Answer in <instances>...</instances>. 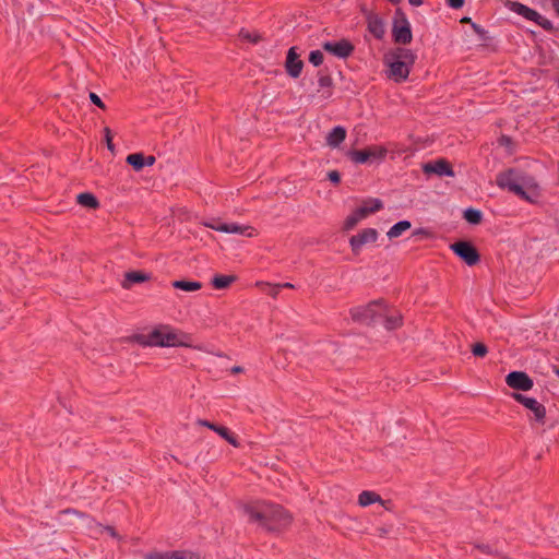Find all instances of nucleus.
<instances>
[{
  "mask_svg": "<svg viewBox=\"0 0 559 559\" xmlns=\"http://www.w3.org/2000/svg\"><path fill=\"white\" fill-rule=\"evenodd\" d=\"M241 510L249 523L257 524L267 532H280L292 522V516L283 507L273 503L257 502L245 504Z\"/></svg>",
  "mask_w": 559,
  "mask_h": 559,
  "instance_id": "1",
  "label": "nucleus"
},
{
  "mask_svg": "<svg viewBox=\"0 0 559 559\" xmlns=\"http://www.w3.org/2000/svg\"><path fill=\"white\" fill-rule=\"evenodd\" d=\"M496 185L530 203H535L540 197V187L535 177L516 167L497 174Z\"/></svg>",
  "mask_w": 559,
  "mask_h": 559,
  "instance_id": "2",
  "label": "nucleus"
},
{
  "mask_svg": "<svg viewBox=\"0 0 559 559\" xmlns=\"http://www.w3.org/2000/svg\"><path fill=\"white\" fill-rule=\"evenodd\" d=\"M416 59L417 55L406 47L389 49L386 51V79L395 83L407 81Z\"/></svg>",
  "mask_w": 559,
  "mask_h": 559,
  "instance_id": "3",
  "label": "nucleus"
},
{
  "mask_svg": "<svg viewBox=\"0 0 559 559\" xmlns=\"http://www.w3.org/2000/svg\"><path fill=\"white\" fill-rule=\"evenodd\" d=\"M501 1L508 10L523 16L527 21L534 22L535 24L540 26L544 31H546L559 38V25L555 26L550 20L543 16L536 10H534L519 1H512V0H501Z\"/></svg>",
  "mask_w": 559,
  "mask_h": 559,
  "instance_id": "4",
  "label": "nucleus"
},
{
  "mask_svg": "<svg viewBox=\"0 0 559 559\" xmlns=\"http://www.w3.org/2000/svg\"><path fill=\"white\" fill-rule=\"evenodd\" d=\"M501 1L508 10L523 16L527 21L534 22L535 24L540 26L544 31H546L559 38V25L555 26L550 20L543 16L536 10H534L519 1H512V0H501Z\"/></svg>",
  "mask_w": 559,
  "mask_h": 559,
  "instance_id": "5",
  "label": "nucleus"
},
{
  "mask_svg": "<svg viewBox=\"0 0 559 559\" xmlns=\"http://www.w3.org/2000/svg\"><path fill=\"white\" fill-rule=\"evenodd\" d=\"M391 39L397 47H406L413 41L412 24L402 8H396L392 16Z\"/></svg>",
  "mask_w": 559,
  "mask_h": 559,
  "instance_id": "6",
  "label": "nucleus"
},
{
  "mask_svg": "<svg viewBox=\"0 0 559 559\" xmlns=\"http://www.w3.org/2000/svg\"><path fill=\"white\" fill-rule=\"evenodd\" d=\"M353 321L360 324H374L382 322L384 314V304L382 299H377L366 306H358L350 309Z\"/></svg>",
  "mask_w": 559,
  "mask_h": 559,
  "instance_id": "7",
  "label": "nucleus"
},
{
  "mask_svg": "<svg viewBox=\"0 0 559 559\" xmlns=\"http://www.w3.org/2000/svg\"><path fill=\"white\" fill-rule=\"evenodd\" d=\"M361 13L365 16L367 24V34L365 39L370 41L371 39L382 40L384 38V22L381 15L367 7L361 8Z\"/></svg>",
  "mask_w": 559,
  "mask_h": 559,
  "instance_id": "8",
  "label": "nucleus"
},
{
  "mask_svg": "<svg viewBox=\"0 0 559 559\" xmlns=\"http://www.w3.org/2000/svg\"><path fill=\"white\" fill-rule=\"evenodd\" d=\"M450 249L468 266H474L480 262V253L469 240H457L450 245Z\"/></svg>",
  "mask_w": 559,
  "mask_h": 559,
  "instance_id": "9",
  "label": "nucleus"
},
{
  "mask_svg": "<svg viewBox=\"0 0 559 559\" xmlns=\"http://www.w3.org/2000/svg\"><path fill=\"white\" fill-rule=\"evenodd\" d=\"M147 345L160 347H174L186 345L179 335L168 330H154L147 335Z\"/></svg>",
  "mask_w": 559,
  "mask_h": 559,
  "instance_id": "10",
  "label": "nucleus"
},
{
  "mask_svg": "<svg viewBox=\"0 0 559 559\" xmlns=\"http://www.w3.org/2000/svg\"><path fill=\"white\" fill-rule=\"evenodd\" d=\"M510 396L526 409L531 411L536 423L545 424L546 407L535 397L526 396L520 392H511Z\"/></svg>",
  "mask_w": 559,
  "mask_h": 559,
  "instance_id": "11",
  "label": "nucleus"
},
{
  "mask_svg": "<svg viewBox=\"0 0 559 559\" xmlns=\"http://www.w3.org/2000/svg\"><path fill=\"white\" fill-rule=\"evenodd\" d=\"M203 225L213 230L225 234L243 235L247 237H252L254 235V230L250 226H243L236 223H222L215 218L204 222Z\"/></svg>",
  "mask_w": 559,
  "mask_h": 559,
  "instance_id": "12",
  "label": "nucleus"
},
{
  "mask_svg": "<svg viewBox=\"0 0 559 559\" xmlns=\"http://www.w3.org/2000/svg\"><path fill=\"white\" fill-rule=\"evenodd\" d=\"M423 173L430 177L436 175L438 177H454L455 173L452 164L445 158H437L429 160L421 165Z\"/></svg>",
  "mask_w": 559,
  "mask_h": 559,
  "instance_id": "13",
  "label": "nucleus"
},
{
  "mask_svg": "<svg viewBox=\"0 0 559 559\" xmlns=\"http://www.w3.org/2000/svg\"><path fill=\"white\" fill-rule=\"evenodd\" d=\"M379 237V233L374 228H365L357 235L349 238V246L354 253H359L364 248L372 246Z\"/></svg>",
  "mask_w": 559,
  "mask_h": 559,
  "instance_id": "14",
  "label": "nucleus"
},
{
  "mask_svg": "<svg viewBox=\"0 0 559 559\" xmlns=\"http://www.w3.org/2000/svg\"><path fill=\"white\" fill-rule=\"evenodd\" d=\"M504 381L507 385L514 390V392H525L530 391L534 386L533 379L528 376L527 372L522 370H513L510 371L506 378Z\"/></svg>",
  "mask_w": 559,
  "mask_h": 559,
  "instance_id": "15",
  "label": "nucleus"
},
{
  "mask_svg": "<svg viewBox=\"0 0 559 559\" xmlns=\"http://www.w3.org/2000/svg\"><path fill=\"white\" fill-rule=\"evenodd\" d=\"M403 325V316L400 310L394 307H389L386 305V344H392L393 342H400V337L397 334L392 333V331L401 328Z\"/></svg>",
  "mask_w": 559,
  "mask_h": 559,
  "instance_id": "16",
  "label": "nucleus"
},
{
  "mask_svg": "<svg viewBox=\"0 0 559 559\" xmlns=\"http://www.w3.org/2000/svg\"><path fill=\"white\" fill-rule=\"evenodd\" d=\"M323 49L337 58L345 59L353 53L354 45L348 39H341L324 43Z\"/></svg>",
  "mask_w": 559,
  "mask_h": 559,
  "instance_id": "17",
  "label": "nucleus"
},
{
  "mask_svg": "<svg viewBox=\"0 0 559 559\" xmlns=\"http://www.w3.org/2000/svg\"><path fill=\"white\" fill-rule=\"evenodd\" d=\"M302 68L304 62L299 58L296 47H290L287 51L285 61V69L287 74L293 79H297L300 75Z\"/></svg>",
  "mask_w": 559,
  "mask_h": 559,
  "instance_id": "18",
  "label": "nucleus"
},
{
  "mask_svg": "<svg viewBox=\"0 0 559 559\" xmlns=\"http://www.w3.org/2000/svg\"><path fill=\"white\" fill-rule=\"evenodd\" d=\"M198 424L215 431L217 435H219L223 439H225L233 447H235V448L239 447V442H238L236 436L233 435L226 427L215 425V424H213L209 420H204V419H199Z\"/></svg>",
  "mask_w": 559,
  "mask_h": 559,
  "instance_id": "19",
  "label": "nucleus"
},
{
  "mask_svg": "<svg viewBox=\"0 0 559 559\" xmlns=\"http://www.w3.org/2000/svg\"><path fill=\"white\" fill-rule=\"evenodd\" d=\"M383 206V202L378 198H368L361 201V203L357 206L359 213L365 215V217H369L371 214L378 212Z\"/></svg>",
  "mask_w": 559,
  "mask_h": 559,
  "instance_id": "20",
  "label": "nucleus"
},
{
  "mask_svg": "<svg viewBox=\"0 0 559 559\" xmlns=\"http://www.w3.org/2000/svg\"><path fill=\"white\" fill-rule=\"evenodd\" d=\"M346 138V129L342 126L334 127L326 135V144L330 147H337Z\"/></svg>",
  "mask_w": 559,
  "mask_h": 559,
  "instance_id": "21",
  "label": "nucleus"
},
{
  "mask_svg": "<svg viewBox=\"0 0 559 559\" xmlns=\"http://www.w3.org/2000/svg\"><path fill=\"white\" fill-rule=\"evenodd\" d=\"M376 502L384 507V501L382 500L381 496L374 491L364 490L358 496V503L360 507H369Z\"/></svg>",
  "mask_w": 559,
  "mask_h": 559,
  "instance_id": "22",
  "label": "nucleus"
},
{
  "mask_svg": "<svg viewBox=\"0 0 559 559\" xmlns=\"http://www.w3.org/2000/svg\"><path fill=\"white\" fill-rule=\"evenodd\" d=\"M463 218L465 222H467L469 225L477 226L483 223L484 221V213L475 209L473 206H469L463 211Z\"/></svg>",
  "mask_w": 559,
  "mask_h": 559,
  "instance_id": "23",
  "label": "nucleus"
},
{
  "mask_svg": "<svg viewBox=\"0 0 559 559\" xmlns=\"http://www.w3.org/2000/svg\"><path fill=\"white\" fill-rule=\"evenodd\" d=\"M412 223L408 219H402L395 223L388 231L386 237L389 239L397 238L406 230L411 229Z\"/></svg>",
  "mask_w": 559,
  "mask_h": 559,
  "instance_id": "24",
  "label": "nucleus"
},
{
  "mask_svg": "<svg viewBox=\"0 0 559 559\" xmlns=\"http://www.w3.org/2000/svg\"><path fill=\"white\" fill-rule=\"evenodd\" d=\"M147 280H148V275L146 273L136 272V271L128 272V273H126L122 286L124 288H129L132 284L142 283Z\"/></svg>",
  "mask_w": 559,
  "mask_h": 559,
  "instance_id": "25",
  "label": "nucleus"
},
{
  "mask_svg": "<svg viewBox=\"0 0 559 559\" xmlns=\"http://www.w3.org/2000/svg\"><path fill=\"white\" fill-rule=\"evenodd\" d=\"M76 202L88 209H96L99 205L98 200L93 193L90 192H83L76 195Z\"/></svg>",
  "mask_w": 559,
  "mask_h": 559,
  "instance_id": "26",
  "label": "nucleus"
},
{
  "mask_svg": "<svg viewBox=\"0 0 559 559\" xmlns=\"http://www.w3.org/2000/svg\"><path fill=\"white\" fill-rule=\"evenodd\" d=\"M171 285L174 288L181 289L185 292H195V290H199L202 288V284L197 281L179 280V281H174L171 283Z\"/></svg>",
  "mask_w": 559,
  "mask_h": 559,
  "instance_id": "27",
  "label": "nucleus"
},
{
  "mask_svg": "<svg viewBox=\"0 0 559 559\" xmlns=\"http://www.w3.org/2000/svg\"><path fill=\"white\" fill-rule=\"evenodd\" d=\"M235 281H236V276H234V275H215L212 278V285L216 289H225Z\"/></svg>",
  "mask_w": 559,
  "mask_h": 559,
  "instance_id": "28",
  "label": "nucleus"
},
{
  "mask_svg": "<svg viewBox=\"0 0 559 559\" xmlns=\"http://www.w3.org/2000/svg\"><path fill=\"white\" fill-rule=\"evenodd\" d=\"M366 219L365 215L359 213V210L356 207L345 219L344 222V229L350 230L353 229L358 223Z\"/></svg>",
  "mask_w": 559,
  "mask_h": 559,
  "instance_id": "29",
  "label": "nucleus"
},
{
  "mask_svg": "<svg viewBox=\"0 0 559 559\" xmlns=\"http://www.w3.org/2000/svg\"><path fill=\"white\" fill-rule=\"evenodd\" d=\"M499 146L506 148L509 154H514L516 151V143L510 135L501 134L497 140Z\"/></svg>",
  "mask_w": 559,
  "mask_h": 559,
  "instance_id": "30",
  "label": "nucleus"
},
{
  "mask_svg": "<svg viewBox=\"0 0 559 559\" xmlns=\"http://www.w3.org/2000/svg\"><path fill=\"white\" fill-rule=\"evenodd\" d=\"M127 163L139 171L144 167V155L142 153H134L127 156Z\"/></svg>",
  "mask_w": 559,
  "mask_h": 559,
  "instance_id": "31",
  "label": "nucleus"
},
{
  "mask_svg": "<svg viewBox=\"0 0 559 559\" xmlns=\"http://www.w3.org/2000/svg\"><path fill=\"white\" fill-rule=\"evenodd\" d=\"M412 237L415 239H432L435 237V233L429 228L419 227L412 231Z\"/></svg>",
  "mask_w": 559,
  "mask_h": 559,
  "instance_id": "32",
  "label": "nucleus"
},
{
  "mask_svg": "<svg viewBox=\"0 0 559 559\" xmlns=\"http://www.w3.org/2000/svg\"><path fill=\"white\" fill-rule=\"evenodd\" d=\"M471 352L475 357L483 358L488 354V346L483 342H476L472 345Z\"/></svg>",
  "mask_w": 559,
  "mask_h": 559,
  "instance_id": "33",
  "label": "nucleus"
},
{
  "mask_svg": "<svg viewBox=\"0 0 559 559\" xmlns=\"http://www.w3.org/2000/svg\"><path fill=\"white\" fill-rule=\"evenodd\" d=\"M169 559H199V556L190 551H173L168 552Z\"/></svg>",
  "mask_w": 559,
  "mask_h": 559,
  "instance_id": "34",
  "label": "nucleus"
},
{
  "mask_svg": "<svg viewBox=\"0 0 559 559\" xmlns=\"http://www.w3.org/2000/svg\"><path fill=\"white\" fill-rule=\"evenodd\" d=\"M472 29L474 31L475 34H477L480 40L487 41L490 39L488 31L485 29L481 25L477 23H472Z\"/></svg>",
  "mask_w": 559,
  "mask_h": 559,
  "instance_id": "35",
  "label": "nucleus"
},
{
  "mask_svg": "<svg viewBox=\"0 0 559 559\" xmlns=\"http://www.w3.org/2000/svg\"><path fill=\"white\" fill-rule=\"evenodd\" d=\"M350 156L355 163L362 164L368 160L369 153L366 151H354L352 152Z\"/></svg>",
  "mask_w": 559,
  "mask_h": 559,
  "instance_id": "36",
  "label": "nucleus"
},
{
  "mask_svg": "<svg viewBox=\"0 0 559 559\" xmlns=\"http://www.w3.org/2000/svg\"><path fill=\"white\" fill-rule=\"evenodd\" d=\"M309 62L314 67H319L323 62V53L320 50H312L309 53Z\"/></svg>",
  "mask_w": 559,
  "mask_h": 559,
  "instance_id": "37",
  "label": "nucleus"
},
{
  "mask_svg": "<svg viewBox=\"0 0 559 559\" xmlns=\"http://www.w3.org/2000/svg\"><path fill=\"white\" fill-rule=\"evenodd\" d=\"M104 134H105V142H106L107 148L110 152H114L115 151V145L112 143V135H111L110 129L109 128H105L104 129Z\"/></svg>",
  "mask_w": 559,
  "mask_h": 559,
  "instance_id": "38",
  "label": "nucleus"
},
{
  "mask_svg": "<svg viewBox=\"0 0 559 559\" xmlns=\"http://www.w3.org/2000/svg\"><path fill=\"white\" fill-rule=\"evenodd\" d=\"M445 4L454 10H460L464 7L465 0H445Z\"/></svg>",
  "mask_w": 559,
  "mask_h": 559,
  "instance_id": "39",
  "label": "nucleus"
},
{
  "mask_svg": "<svg viewBox=\"0 0 559 559\" xmlns=\"http://www.w3.org/2000/svg\"><path fill=\"white\" fill-rule=\"evenodd\" d=\"M88 98L94 105H96L97 107H99L102 109H105V104L103 103V100L100 99V97L97 94L91 92L88 95Z\"/></svg>",
  "mask_w": 559,
  "mask_h": 559,
  "instance_id": "40",
  "label": "nucleus"
},
{
  "mask_svg": "<svg viewBox=\"0 0 559 559\" xmlns=\"http://www.w3.org/2000/svg\"><path fill=\"white\" fill-rule=\"evenodd\" d=\"M318 83L320 87H330L332 85V79L329 75H321Z\"/></svg>",
  "mask_w": 559,
  "mask_h": 559,
  "instance_id": "41",
  "label": "nucleus"
},
{
  "mask_svg": "<svg viewBox=\"0 0 559 559\" xmlns=\"http://www.w3.org/2000/svg\"><path fill=\"white\" fill-rule=\"evenodd\" d=\"M476 548L485 555L493 554L492 547L488 544H478V545H476Z\"/></svg>",
  "mask_w": 559,
  "mask_h": 559,
  "instance_id": "42",
  "label": "nucleus"
},
{
  "mask_svg": "<svg viewBox=\"0 0 559 559\" xmlns=\"http://www.w3.org/2000/svg\"><path fill=\"white\" fill-rule=\"evenodd\" d=\"M328 178L330 181H332L333 183H338L341 181V175L338 171L336 170H332L328 174Z\"/></svg>",
  "mask_w": 559,
  "mask_h": 559,
  "instance_id": "43",
  "label": "nucleus"
},
{
  "mask_svg": "<svg viewBox=\"0 0 559 559\" xmlns=\"http://www.w3.org/2000/svg\"><path fill=\"white\" fill-rule=\"evenodd\" d=\"M145 559H169L167 554H150L145 556Z\"/></svg>",
  "mask_w": 559,
  "mask_h": 559,
  "instance_id": "44",
  "label": "nucleus"
},
{
  "mask_svg": "<svg viewBox=\"0 0 559 559\" xmlns=\"http://www.w3.org/2000/svg\"><path fill=\"white\" fill-rule=\"evenodd\" d=\"M385 152H386V155L390 154V158L391 159H395L396 158V155L397 156H401L404 152H399V153H395L394 151H392L390 148V144L386 143V148H385Z\"/></svg>",
  "mask_w": 559,
  "mask_h": 559,
  "instance_id": "45",
  "label": "nucleus"
},
{
  "mask_svg": "<svg viewBox=\"0 0 559 559\" xmlns=\"http://www.w3.org/2000/svg\"><path fill=\"white\" fill-rule=\"evenodd\" d=\"M103 530L107 532L111 537L118 538V534L112 526H104Z\"/></svg>",
  "mask_w": 559,
  "mask_h": 559,
  "instance_id": "46",
  "label": "nucleus"
},
{
  "mask_svg": "<svg viewBox=\"0 0 559 559\" xmlns=\"http://www.w3.org/2000/svg\"><path fill=\"white\" fill-rule=\"evenodd\" d=\"M155 157L152 155L144 156V166H152L155 163Z\"/></svg>",
  "mask_w": 559,
  "mask_h": 559,
  "instance_id": "47",
  "label": "nucleus"
},
{
  "mask_svg": "<svg viewBox=\"0 0 559 559\" xmlns=\"http://www.w3.org/2000/svg\"><path fill=\"white\" fill-rule=\"evenodd\" d=\"M282 289V286L280 284L277 285H274L271 290H270V294L273 296V297H276L278 295V293L281 292Z\"/></svg>",
  "mask_w": 559,
  "mask_h": 559,
  "instance_id": "48",
  "label": "nucleus"
},
{
  "mask_svg": "<svg viewBox=\"0 0 559 559\" xmlns=\"http://www.w3.org/2000/svg\"><path fill=\"white\" fill-rule=\"evenodd\" d=\"M460 22L462 24H469L472 26V23H475L469 16H463Z\"/></svg>",
  "mask_w": 559,
  "mask_h": 559,
  "instance_id": "49",
  "label": "nucleus"
},
{
  "mask_svg": "<svg viewBox=\"0 0 559 559\" xmlns=\"http://www.w3.org/2000/svg\"><path fill=\"white\" fill-rule=\"evenodd\" d=\"M551 4L556 14L559 16V0H551Z\"/></svg>",
  "mask_w": 559,
  "mask_h": 559,
  "instance_id": "50",
  "label": "nucleus"
},
{
  "mask_svg": "<svg viewBox=\"0 0 559 559\" xmlns=\"http://www.w3.org/2000/svg\"><path fill=\"white\" fill-rule=\"evenodd\" d=\"M408 3L412 7H420L424 3V0H408Z\"/></svg>",
  "mask_w": 559,
  "mask_h": 559,
  "instance_id": "51",
  "label": "nucleus"
},
{
  "mask_svg": "<svg viewBox=\"0 0 559 559\" xmlns=\"http://www.w3.org/2000/svg\"><path fill=\"white\" fill-rule=\"evenodd\" d=\"M392 509H393L392 500L386 498V507H385L386 512L392 511Z\"/></svg>",
  "mask_w": 559,
  "mask_h": 559,
  "instance_id": "52",
  "label": "nucleus"
},
{
  "mask_svg": "<svg viewBox=\"0 0 559 559\" xmlns=\"http://www.w3.org/2000/svg\"><path fill=\"white\" fill-rule=\"evenodd\" d=\"M242 370L243 369L240 366H235V367L231 368V372L233 373H239V372H242Z\"/></svg>",
  "mask_w": 559,
  "mask_h": 559,
  "instance_id": "53",
  "label": "nucleus"
},
{
  "mask_svg": "<svg viewBox=\"0 0 559 559\" xmlns=\"http://www.w3.org/2000/svg\"><path fill=\"white\" fill-rule=\"evenodd\" d=\"M552 372L559 378V366L552 365L551 366Z\"/></svg>",
  "mask_w": 559,
  "mask_h": 559,
  "instance_id": "54",
  "label": "nucleus"
},
{
  "mask_svg": "<svg viewBox=\"0 0 559 559\" xmlns=\"http://www.w3.org/2000/svg\"><path fill=\"white\" fill-rule=\"evenodd\" d=\"M282 286V288H294V285L292 283H283V284H280Z\"/></svg>",
  "mask_w": 559,
  "mask_h": 559,
  "instance_id": "55",
  "label": "nucleus"
},
{
  "mask_svg": "<svg viewBox=\"0 0 559 559\" xmlns=\"http://www.w3.org/2000/svg\"><path fill=\"white\" fill-rule=\"evenodd\" d=\"M386 2H390L393 5H397L402 2V0H386Z\"/></svg>",
  "mask_w": 559,
  "mask_h": 559,
  "instance_id": "56",
  "label": "nucleus"
},
{
  "mask_svg": "<svg viewBox=\"0 0 559 559\" xmlns=\"http://www.w3.org/2000/svg\"><path fill=\"white\" fill-rule=\"evenodd\" d=\"M556 85L559 88V78L556 80Z\"/></svg>",
  "mask_w": 559,
  "mask_h": 559,
  "instance_id": "57",
  "label": "nucleus"
}]
</instances>
